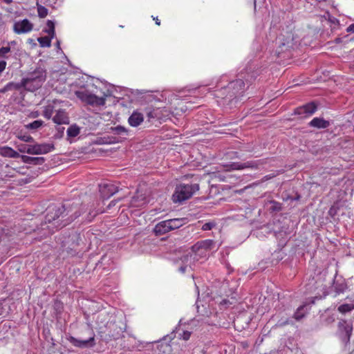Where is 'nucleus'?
<instances>
[{"instance_id":"1","label":"nucleus","mask_w":354,"mask_h":354,"mask_svg":"<svg viewBox=\"0 0 354 354\" xmlns=\"http://www.w3.org/2000/svg\"><path fill=\"white\" fill-rule=\"evenodd\" d=\"M46 79V72L41 68L35 69L27 77L22 79L24 87L30 91H35L41 86Z\"/></svg>"},{"instance_id":"2","label":"nucleus","mask_w":354,"mask_h":354,"mask_svg":"<svg viewBox=\"0 0 354 354\" xmlns=\"http://www.w3.org/2000/svg\"><path fill=\"white\" fill-rule=\"evenodd\" d=\"M199 189V185L194 184H180L176 186L175 192L172 196L174 203H181L182 202L190 198L192 195Z\"/></svg>"},{"instance_id":"3","label":"nucleus","mask_w":354,"mask_h":354,"mask_svg":"<svg viewBox=\"0 0 354 354\" xmlns=\"http://www.w3.org/2000/svg\"><path fill=\"white\" fill-rule=\"evenodd\" d=\"M65 211V205H62L60 207L55 206L49 207V209H48V213L46 216L45 224L41 225V230L44 231V232L42 234L43 236H46L52 233L50 232L49 226H46V228L44 227L46 226V223H50L51 222L55 221L56 220H57L56 222L59 223V221H60V217L64 218L65 216L68 214H64Z\"/></svg>"},{"instance_id":"4","label":"nucleus","mask_w":354,"mask_h":354,"mask_svg":"<svg viewBox=\"0 0 354 354\" xmlns=\"http://www.w3.org/2000/svg\"><path fill=\"white\" fill-rule=\"evenodd\" d=\"M82 241V238L80 233L77 232H72L71 234L66 237L62 241V247L70 254H74Z\"/></svg>"},{"instance_id":"5","label":"nucleus","mask_w":354,"mask_h":354,"mask_svg":"<svg viewBox=\"0 0 354 354\" xmlns=\"http://www.w3.org/2000/svg\"><path fill=\"white\" fill-rule=\"evenodd\" d=\"M77 97L82 102L91 106H103L105 104V96L98 97L95 94L91 93L88 91H77Z\"/></svg>"},{"instance_id":"6","label":"nucleus","mask_w":354,"mask_h":354,"mask_svg":"<svg viewBox=\"0 0 354 354\" xmlns=\"http://www.w3.org/2000/svg\"><path fill=\"white\" fill-rule=\"evenodd\" d=\"M338 331L342 341L347 344L350 342V338L353 331V326L346 320L342 319L338 322Z\"/></svg>"},{"instance_id":"7","label":"nucleus","mask_w":354,"mask_h":354,"mask_svg":"<svg viewBox=\"0 0 354 354\" xmlns=\"http://www.w3.org/2000/svg\"><path fill=\"white\" fill-rule=\"evenodd\" d=\"M317 104L312 102L295 109V114L300 115L301 118H304L312 115L317 111Z\"/></svg>"},{"instance_id":"8","label":"nucleus","mask_w":354,"mask_h":354,"mask_svg":"<svg viewBox=\"0 0 354 354\" xmlns=\"http://www.w3.org/2000/svg\"><path fill=\"white\" fill-rule=\"evenodd\" d=\"M54 149V145L50 143L36 144L30 146L27 150L29 154H45Z\"/></svg>"},{"instance_id":"9","label":"nucleus","mask_w":354,"mask_h":354,"mask_svg":"<svg viewBox=\"0 0 354 354\" xmlns=\"http://www.w3.org/2000/svg\"><path fill=\"white\" fill-rule=\"evenodd\" d=\"M33 29V24L27 19L16 21L13 26V30L16 34H24Z\"/></svg>"},{"instance_id":"10","label":"nucleus","mask_w":354,"mask_h":354,"mask_svg":"<svg viewBox=\"0 0 354 354\" xmlns=\"http://www.w3.org/2000/svg\"><path fill=\"white\" fill-rule=\"evenodd\" d=\"M99 189L103 198H109L118 191V187L111 183H101Z\"/></svg>"},{"instance_id":"11","label":"nucleus","mask_w":354,"mask_h":354,"mask_svg":"<svg viewBox=\"0 0 354 354\" xmlns=\"http://www.w3.org/2000/svg\"><path fill=\"white\" fill-rule=\"evenodd\" d=\"M68 339L73 345L79 348H91L95 344L94 335L86 340L77 339L73 337H70Z\"/></svg>"},{"instance_id":"12","label":"nucleus","mask_w":354,"mask_h":354,"mask_svg":"<svg viewBox=\"0 0 354 354\" xmlns=\"http://www.w3.org/2000/svg\"><path fill=\"white\" fill-rule=\"evenodd\" d=\"M214 247V242L212 240H204L199 241L192 246L193 251L203 254V251L212 250Z\"/></svg>"},{"instance_id":"13","label":"nucleus","mask_w":354,"mask_h":354,"mask_svg":"<svg viewBox=\"0 0 354 354\" xmlns=\"http://www.w3.org/2000/svg\"><path fill=\"white\" fill-rule=\"evenodd\" d=\"M171 230L169 220H165L157 223L153 229V232L156 235L165 234Z\"/></svg>"},{"instance_id":"14","label":"nucleus","mask_w":354,"mask_h":354,"mask_svg":"<svg viewBox=\"0 0 354 354\" xmlns=\"http://www.w3.org/2000/svg\"><path fill=\"white\" fill-rule=\"evenodd\" d=\"M56 114L53 117V120L55 123L58 124H68L69 118L67 113L63 109L56 110Z\"/></svg>"},{"instance_id":"15","label":"nucleus","mask_w":354,"mask_h":354,"mask_svg":"<svg viewBox=\"0 0 354 354\" xmlns=\"http://www.w3.org/2000/svg\"><path fill=\"white\" fill-rule=\"evenodd\" d=\"M229 168L232 170H241L245 168H257V164L253 161H248L246 162H232L228 165Z\"/></svg>"},{"instance_id":"16","label":"nucleus","mask_w":354,"mask_h":354,"mask_svg":"<svg viewBox=\"0 0 354 354\" xmlns=\"http://www.w3.org/2000/svg\"><path fill=\"white\" fill-rule=\"evenodd\" d=\"M144 120L143 115L138 111H133L129 118L128 122L131 127L139 126Z\"/></svg>"},{"instance_id":"17","label":"nucleus","mask_w":354,"mask_h":354,"mask_svg":"<svg viewBox=\"0 0 354 354\" xmlns=\"http://www.w3.org/2000/svg\"><path fill=\"white\" fill-rule=\"evenodd\" d=\"M21 158L24 163L33 165H41L45 162L44 157H31L22 155L21 156Z\"/></svg>"},{"instance_id":"18","label":"nucleus","mask_w":354,"mask_h":354,"mask_svg":"<svg viewBox=\"0 0 354 354\" xmlns=\"http://www.w3.org/2000/svg\"><path fill=\"white\" fill-rule=\"evenodd\" d=\"M309 125L317 129H326L330 126V122L321 118H315L310 122Z\"/></svg>"},{"instance_id":"19","label":"nucleus","mask_w":354,"mask_h":354,"mask_svg":"<svg viewBox=\"0 0 354 354\" xmlns=\"http://www.w3.org/2000/svg\"><path fill=\"white\" fill-rule=\"evenodd\" d=\"M0 154L5 157L19 158V153L9 147H3L0 148Z\"/></svg>"},{"instance_id":"20","label":"nucleus","mask_w":354,"mask_h":354,"mask_svg":"<svg viewBox=\"0 0 354 354\" xmlns=\"http://www.w3.org/2000/svg\"><path fill=\"white\" fill-rule=\"evenodd\" d=\"M111 130L114 135L121 136L122 139H127L129 136V130L120 125L112 127Z\"/></svg>"},{"instance_id":"21","label":"nucleus","mask_w":354,"mask_h":354,"mask_svg":"<svg viewBox=\"0 0 354 354\" xmlns=\"http://www.w3.org/2000/svg\"><path fill=\"white\" fill-rule=\"evenodd\" d=\"M185 218H173L169 219V224L172 230L178 229L185 224Z\"/></svg>"},{"instance_id":"22","label":"nucleus","mask_w":354,"mask_h":354,"mask_svg":"<svg viewBox=\"0 0 354 354\" xmlns=\"http://www.w3.org/2000/svg\"><path fill=\"white\" fill-rule=\"evenodd\" d=\"M47 28L44 30V32H46L51 38H54L55 36V23L51 20H48L46 23Z\"/></svg>"},{"instance_id":"23","label":"nucleus","mask_w":354,"mask_h":354,"mask_svg":"<svg viewBox=\"0 0 354 354\" xmlns=\"http://www.w3.org/2000/svg\"><path fill=\"white\" fill-rule=\"evenodd\" d=\"M80 127L76 124H73L68 128L67 135L69 137L74 138L80 133Z\"/></svg>"},{"instance_id":"24","label":"nucleus","mask_w":354,"mask_h":354,"mask_svg":"<svg viewBox=\"0 0 354 354\" xmlns=\"http://www.w3.org/2000/svg\"><path fill=\"white\" fill-rule=\"evenodd\" d=\"M52 39L50 36L41 37L37 39V41L41 47H50Z\"/></svg>"},{"instance_id":"25","label":"nucleus","mask_w":354,"mask_h":354,"mask_svg":"<svg viewBox=\"0 0 354 354\" xmlns=\"http://www.w3.org/2000/svg\"><path fill=\"white\" fill-rule=\"evenodd\" d=\"M44 122L42 120H35L34 122L25 125L28 129L36 130L43 126Z\"/></svg>"},{"instance_id":"26","label":"nucleus","mask_w":354,"mask_h":354,"mask_svg":"<svg viewBox=\"0 0 354 354\" xmlns=\"http://www.w3.org/2000/svg\"><path fill=\"white\" fill-rule=\"evenodd\" d=\"M55 111L56 110L54 109V106L53 105L49 104L44 107L43 115L46 118L50 119L52 117L54 111Z\"/></svg>"},{"instance_id":"27","label":"nucleus","mask_w":354,"mask_h":354,"mask_svg":"<svg viewBox=\"0 0 354 354\" xmlns=\"http://www.w3.org/2000/svg\"><path fill=\"white\" fill-rule=\"evenodd\" d=\"M304 306H301L297 308L294 314V318L296 320L299 321L305 316L306 312L304 311Z\"/></svg>"},{"instance_id":"28","label":"nucleus","mask_w":354,"mask_h":354,"mask_svg":"<svg viewBox=\"0 0 354 354\" xmlns=\"http://www.w3.org/2000/svg\"><path fill=\"white\" fill-rule=\"evenodd\" d=\"M12 50L10 46H3L0 48V58L8 59L10 55L9 53H11Z\"/></svg>"},{"instance_id":"29","label":"nucleus","mask_w":354,"mask_h":354,"mask_svg":"<svg viewBox=\"0 0 354 354\" xmlns=\"http://www.w3.org/2000/svg\"><path fill=\"white\" fill-rule=\"evenodd\" d=\"M6 86L8 91L19 90L21 87H24V82L22 80L21 83L9 82L6 85Z\"/></svg>"},{"instance_id":"30","label":"nucleus","mask_w":354,"mask_h":354,"mask_svg":"<svg viewBox=\"0 0 354 354\" xmlns=\"http://www.w3.org/2000/svg\"><path fill=\"white\" fill-rule=\"evenodd\" d=\"M37 13L40 18H44L48 15V9L44 6L37 4Z\"/></svg>"},{"instance_id":"31","label":"nucleus","mask_w":354,"mask_h":354,"mask_svg":"<svg viewBox=\"0 0 354 354\" xmlns=\"http://www.w3.org/2000/svg\"><path fill=\"white\" fill-rule=\"evenodd\" d=\"M232 87L233 88H237L238 90H243L245 87V83L244 82L241 80H236V81H234L231 83Z\"/></svg>"},{"instance_id":"32","label":"nucleus","mask_w":354,"mask_h":354,"mask_svg":"<svg viewBox=\"0 0 354 354\" xmlns=\"http://www.w3.org/2000/svg\"><path fill=\"white\" fill-rule=\"evenodd\" d=\"M354 308V305L353 304H342L338 307V310L342 313H346L352 310Z\"/></svg>"},{"instance_id":"33","label":"nucleus","mask_w":354,"mask_h":354,"mask_svg":"<svg viewBox=\"0 0 354 354\" xmlns=\"http://www.w3.org/2000/svg\"><path fill=\"white\" fill-rule=\"evenodd\" d=\"M271 203V207H270V209L272 212H279L282 209V204L277 202L275 201H271L270 202Z\"/></svg>"},{"instance_id":"34","label":"nucleus","mask_w":354,"mask_h":354,"mask_svg":"<svg viewBox=\"0 0 354 354\" xmlns=\"http://www.w3.org/2000/svg\"><path fill=\"white\" fill-rule=\"evenodd\" d=\"M190 256L189 254H183L179 258V259H177L175 262L176 263H179L180 262H181V265H187Z\"/></svg>"},{"instance_id":"35","label":"nucleus","mask_w":354,"mask_h":354,"mask_svg":"<svg viewBox=\"0 0 354 354\" xmlns=\"http://www.w3.org/2000/svg\"><path fill=\"white\" fill-rule=\"evenodd\" d=\"M19 138L20 140H21L22 141L26 142H34L33 138L32 136H29V135L20 136H19Z\"/></svg>"},{"instance_id":"36","label":"nucleus","mask_w":354,"mask_h":354,"mask_svg":"<svg viewBox=\"0 0 354 354\" xmlns=\"http://www.w3.org/2000/svg\"><path fill=\"white\" fill-rule=\"evenodd\" d=\"M81 214V212H75L74 215L71 216L70 218H68L64 223H63L62 226H65L68 225L69 223L75 220V218H78Z\"/></svg>"},{"instance_id":"37","label":"nucleus","mask_w":354,"mask_h":354,"mask_svg":"<svg viewBox=\"0 0 354 354\" xmlns=\"http://www.w3.org/2000/svg\"><path fill=\"white\" fill-rule=\"evenodd\" d=\"M214 226H215V223H211V222L205 223V224L203 225L202 230H205V231L210 230Z\"/></svg>"},{"instance_id":"38","label":"nucleus","mask_w":354,"mask_h":354,"mask_svg":"<svg viewBox=\"0 0 354 354\" xmlns=\"http://www.w3.org/2000/svg\"><path fill=\"white\" fill-rule=\"evenodd\" d=\"M30 145H21L19 146V151L21 153H27V150L28 149V147H30Z\"/></svg>"},{"instance_id":"39","label":"nucleus","mask_w":354,"mask_h":354,"mask_svg":"<svg viewBox=\"0 0 354 354\" xmlns=\"http://www.w3.org/2000/svg\"><path fill=\"white\" fill-rule=\"evenodd\" d=\"M191 336V333L189 331H183V334L181 335L182 338L184 340H188Z\"/></svg>"},{"instance_id":"40","label":"nucleus","mask_w":354,"mask_h":354,"mask_svg":"<svg viewBox=\"0 0 354 354\" xmlns=\"http://www.w3.org/2000/svg\"><path fill=\"white\" fill-rule=\"evenodd\" d=\"M6 66V62L4 60L0 61V73H2Z\"/></svg>"},{"instance_id":"41","label":"nucleus","mask_w":354,"mask_h":354,"mask_svg":"<svg viewBox=\"0 0 354 354\" xmlns=\"http://www.w3.org/2000/svg\"><path fill=\"white\" fill-rule=\"evenodd\" d=\"M93 212L90 211L88 213V215H87V218L86 219L88 221H91L96 215V214H92Z\"/></svg>"},{"instance_id":"42","label":"nucleus","mask_w":354,"mask_h":354,"mask_svg":"<svg viewBox=\"0 0 354 354\" xmlns=\"http://www.w3.org/2000/svg\"><path fill=\"white\" fill-rule=\"evenodd\" d=\"M121 332H122L121 328H120V330H118L116 332V333H113L110 336H111L114 339H117L120 335Z\"/></svg>"},{"instance_id":"43","label":"nucleus","mask_w":354,"mask_h":354,"mask_svg":"<svg viewBox=\"0 0 354 354\" xmlns=\"http://www.w3.org/2000/svg\"><path fill=\"white\" fill-rule=\"evenodd\" d=\"M187 267V265H181L180 266L179 268H178V270L182 272V273H185V270H186V268Z\"/></svg>"},{"instance_id":"44","label":"nucleus","mask_w":354,"mask_h":354,"mask_svg":"<svg viewBox=\"0 0 354 354\" xmlns=\"http://www.w3.org/2000/svg\"><path fill=\"white\" fill-rule=\"evenodd\" d=\"M346 31L348 32H354V24H351L347 28Z\"/></svg>"},{"instance_id":"45","label":"nucleus","mask_w":354,"mask_h":354,"mask_svg":"<svg viewBox=\"0 0 354 354\" xmlns=\"http://www.w3.org/2000/svg\"><path fill=\"white\" fill-rule=\"evenodd\" d=\"M147 116L149 119L154 118L156 117L153 111H149V113H147Z\"/></svg>"},{"instance_id":"46","label":"nucleus","mask_w":354,"mask_h":354,"mask_svg":"<svg viewBox=\"0 0 354 354\" xmlns=\"http://www.w3.org/2000/svg\"><path fill=\"white\" fill-rule=\"evenodd\" d=\"M335 209H337V208H336V207H331L330 208V209H329V212H329V214H330V215H333V214L335 213Z\"/></svg>"},{"instance_id":"47","label":"nucleus","mask_w":354,"mask_h":354,"mask_svg":"<svg viewBox=\"0 0 354 354\" xmlns=\"http://www.w3.org/2000/svg\"><path fill=\"white\" fill-rule=\"evenodd\" d=\"M17 44V42L15 41H11L8 43L7 46H10L12 48V46H15Z\"/></svg>"},{"instance_id":"48","label":"nucleus","mask_w":354,"mask_h":354,"mask_svg":"<svg viewBox=\"0 0 354 354\" xmlns=\"http://www.w3.org/2000/svg\"><path fill=\"white\" fill-rule=\"evenodd\" d=\"M7 91H8V90L6 88V86L3 88L0 89V93H6Z\"/></svg>"},{"instance_id":"49","label":"nucleus","mask_w":354,"mask_h":354,"mask_svg":"<svg viewBox=\"0 0 354 354\" xmlns=\"http://www.w3.org/2000/svg\"><path fill=\"white\" fill-rule=\"evenodd\" d=\"M115 205V201H111V203L108 205V207L110 208L111 206Z\"/></svg>"},{"instance_id":"50","label":"nucleus","mask_w":354,"mask_h":354,"mask_svg":"<svg viewBox=\"0 0 354 354\" xmlns=\"http://www.w3.org/2000/svg\"><path fill=\"white\" fill-rule=\"evenodd\" d=\"M6 3L10 4L12 2V0H3Z\"/></svg>"},{"instance_id":"51","label":"nucleus","mask_w":354,"mask_h":354,"mask_svg":"<svg viewBox=\"0 0 354 354\" xmlns=\"http://www.w3.org/2000/svg\"><path fill=\"white\" fill-rule=\"evenodd\" d=\"M153 19L156 21V24L157 25H160V21H159V19L158 18H156V19L154 18Z\"/></svg>"},{"instance_id":"52","label":"nucleus","mask_w":354,"mask_h":354,"mask_svg":"<svg viewBox=\"0 0 354 354\" xmlns=\"http://www.w3.org/2000/svg\"><path fill=\"white\" fill-rule=\"evenodd\" d=\"M300 198V196L299 195H297V197L295 198V200H299Z\"/></svg>"},{"instance_id":"53","label":"nucleus","mask_w":354,"mask_h":354,"mask_svg":"<svg viewBox=\"0 0 354 354\" xmlns=\"http://www.w3.org/2000/svg\"><path fill=\"white\" fill-rule=\"evenodd\" d=\"M57 47H59V41H57Z\"/></svg>"},{"instance_id":"54","label":"nucleus","mask_w":354,"mask_h":354,"mask_svg":"<svg viewBox=\"0 0 354 354\" xmlns=\"http://www.w3.org/2000/svg\"><path fill=\"white\" fill-rule=\"evenodd\" d=\"M288 321H286V322H284V323L281 324V325H283V324H288Z\"/></svg>"},{"instance_id":"55","label":"nucleus","mask_w":354,"mask_h":354,"mask_svg":"<svg viewBox=\"0 0 354 354\" xmlns=\"http://www.w3.org/2000/svg\"><path fill=\"white\" fill-rule=\"evenodd\" d=\"M84 209H85V205L83 206V207L82 208L81 211H82Z\"/></svg>"},{"instance_id":"56","label":"nucleus","mask_w":354,"mask_h":354,"mask_svg":"<svg viewBox=\"0 0 354 354\" xmlns=\"http://www.w3.org/2000/svg\"><path fill=\"white\" fill-rule=\"evenodd\" d=\"M111 326H114V324H110L109 327H111Z\"/></svg>"},{"instance_id":"57","label":"nucleus","mask_w":354,"mask_h":354,"mask_svg":"<svg viewBox=\"0 0 354 354\" xmlns=\"http://www.w3.org/2000/svg\"><path fill=\"white\" fill-rule=\"evenodd\" d=\"M38 115V114H35L34 117H37Z\"/></svg>"}]
</instances>
